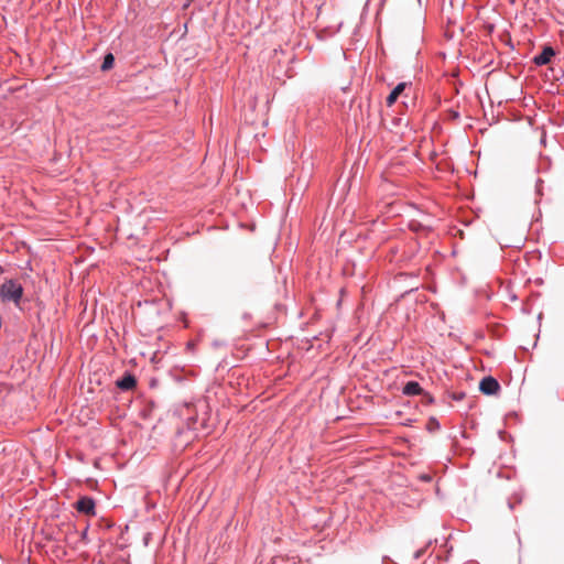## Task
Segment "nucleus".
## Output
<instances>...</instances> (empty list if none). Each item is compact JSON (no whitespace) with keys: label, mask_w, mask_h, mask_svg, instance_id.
Instances as JSON below:
<instances>
[{"label":"nucleus","mask_w":564,"mask_h":564,"mask_svg":"<svg viewBox=\"0 0 564 564\" xmlns=\"http://www.w3.org/2000/svg\"><path fill=\"white\" fill-rule=\"evenodd\" d=\"M208 405L205 401L197 403H185L178 410L177 414L183 421V425L177 429V435L181 436L186 432L193 433V437L200 431L208 430Z\"/></svg>","instance_id":"f257e3e1"},{"label":"nucleus","mask_w":564,"mask_h":564,"mask_svg":"<svg viewBox=\"0 0 564 564\" xmlns=\"http://www.w3.org/2000/svg\"><path fill=\"white\" fill-rule=\"evenodd\" d=\"M23 286L14 279H7L0 285V300L3 303L12 302L14 306L20 307L23 297Z\"/></svg>","instance_id":"f03ea898"},{"label":"nucleus","mask_w":564,"mask_h":564,"mask_svg":"<svg viewBox=\"0 0 564 564\" xmlns=\"http://www.w3.org/2000/svg\"><path fill=\"white\" fill-rule=\"evenodd\" d=\"M75 508L78 512L84 513L86 516H95L96 514L95 500L88 496L80 497L76 501Z\"/></svg>","instance_id":"7ed1b4c3"},{"label":"nucleus","mask_w":564,"mask_h":564,"mask_svg":"<svg viewBox=\"0 0 564 564\" xmlns=\"http://www.w3.org/2000/svg\"><path fill=\"white\" fill-rule=\"evenodd\" d=\"M479 390L486 395H494L500 390V384L496 378L487 376L481 379Z\"/></svg>","instance_id":"20e7f679"},{"label":"nucleus","mask_w":564,"mask_h":564,"mask_svg":"<svg viewBox=\"0 0 564 564\" xmlns=\"http://www.w3.org/2000/svg\"><path fill=\"white\" fill-rule=\"evenodd\" d=\"M116 386L122 391H129L137 386V379L134 375L126 371L123 376L117 380Z\"/></svg>","instance_id":"39448f33"},{"label":"nucleus","mask_w":564,"mask_h":564,"mask_svg":"<svg viewBox=\"0 0 564 564\" xmlns=\"http://www.w3.org/2000/svg\"><path fill=\"white\" fill-rule=\"evenodd\" d=\"M554 55L555 51L552 46H544L542 52L533 57V62L538 66H543L549 64Z\"/></svg>","instance_id":"423d86ee"},{"label":"nucleus","mask_w":564,"mask_h":564,"mask_svg":"<svg viewBox=\"0 0 564 564\" xmlns=\"http://www.w3.org/2000/svg\"><path fill=\"white\" fill-rule=\"evenodd\" d=\"M402 393L408 397L426 394L417 381H408L402 388Z\"/></svg>","instance_id":"0eeeda50"},{"label":"nucleus","mask_w":564,"mask_h":564,"mask_svg":"<svg viewBox=\"0 0 564 564\" xmlns=\"http://www.w3.org/2000/svg\"><path fill=\"white\" fill-rule=\"evenodd\" d=\"M408 86L406 83H399L392 90L391 93L388 95L387 99H386V104L388 107H391L395 101L397 99L399 98V96L404 91L405 87Z\"/></svg>","instance_id":"6e6552de"},{"label":"nucleus","mask_w":564,"mask_h":564,"mask_svg":"<svg viewBox=\"0 0 564 564\" xmlns=\"http://www.w3.org/2000/svg\"><path fill=\"white\" fill-rule=\"evenodd\" d=\"M409 229L416 234L429 232L432 230V228L430 226L423 225L422 223H420L417 220H411L409 223Z\"/></svg>","instance_id":"1a4fd4ad"},{"label":"nucleus","mask_w":564,"mask_h":564,"mask_svg":"<svg viewBox=\"0 0 564 564\" xmlns=\"http://www.w3.org/2000/svg\"><path fill=\"white\" fill-rule=\"evenodd\" d=\"M113 64H115V56L112 53H107L105 54L104 56V61H102V64L100 66V69L102 72H107L109 69H111L113 67Z\"/></svg>","instance_id":"9d476101"},{"label":"nucleus","mask_w":564,"mask_h":564,"mask_svg":"<svg viewBox=\"0 0 564 564\" xmlns=\"http://www.w3.org/2000/svg\"><path fill=\"white\" fill-rule=\"evenodd\" d=\"M452 400L454 401H462L464 400V398L466 397V393L464 391H455V392H452L451 395Z\"/></svg>","instance_id":"9b49d317"},{"label":"nucleus","mask_w":564,"mask_h":564,"mask_svg":"<svg viewBox=\"0 0 564 564\" xmlns=\"http://www.w3.org/2000/svg\"><path fill=\"white\" fill-rule=\"evenodd\" d=\"M542 184H543V181L541 178H538L536 184H535V192L538 195H542Z\"/></svg>","instance_id":"f8f14e48"},{"label":"nucleus","mask_w":564,"mask_h":564,"mask_svg":"<svg viewBox=\"0 0 564 564\" xmlns=\"http://www.w3.org/2000/svg\"><path fill=\"white\" fill-rule=\"evenodd\" d=\"M424 553V549H421V550H417L415 553H414V558L415 560H419Z\"/></svg>","instance_id":"ddd939ff"},{"label":"nucleus","mask_w":564,"mask_h":564,"mask_svg":"<svg viewBox=\"0 0 564 564\" xmlns=\"http://www.w3.org/2000/svg\"><path fill=\"white\" fill-rule=\"evenodd\" d=\"M88 535V527H86L83 532L80 533L82 540H86Z\"/></svg>","instance_id":"4468645a"},{"label":"nucleus","mask_w":564,"mask_h":564,"mask_svg":"<svg viewBox=\"0 0 564 564\" xmlns=\"http://www.w3.org/2000/svg\"><path fill=\"white\" fill-rule=\"evenodd\" d=\"M194 347V344L193 343H188L187 344V348H193Z\"/></svg>","instance_id":"2eb2a0df"},{"label":"nucleus","mask_w":564,"mask_h":564,"mask_svg":"<svg viewBox=\"0 0 564 564\" xmlns=\"http://www.w3.org/2000/svg\"><path fill=\"white\" fill-rule=\"evenodd\" d=\"M4 272V269L0 265V275Z\"/></svg>","instance_id":"dca6fc26"},{"label":"nucleus","mask_w":564,"mask_h":564,"mask_svg":"<svg viewBox=\"0 0 564 564\" xmlns=\"http://www.w3.org/2000/svg\"><path fill=\"white\" fill-rule=\"evenodd\" d=\"M429 401L433 402V398L431 395H429Z\"/></svg>","instance_id":"f3484780"},{"label":"nucleus","mask_w":564,"mask_h":564,"mask_svg":"<svg viewBox=\"0 0 564 564\" xmlns=\"http://www.w3.org/2000/svg\"><path fill=\"white\" fill-rule=\"evenodd\" d=\"M509 508L513 509V505L511 502H509Z\"/></svg>","instance_id":"a211bd4d"}]
</instances>
